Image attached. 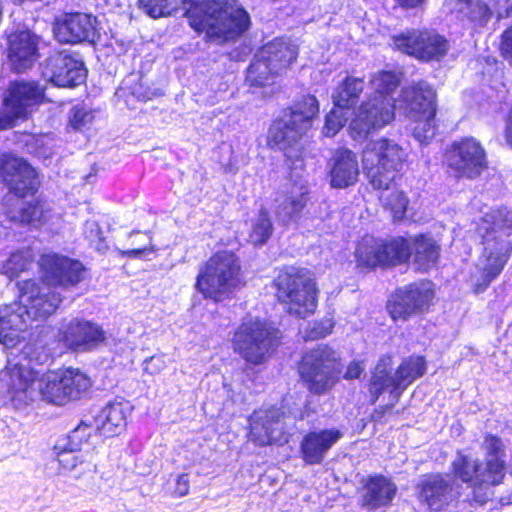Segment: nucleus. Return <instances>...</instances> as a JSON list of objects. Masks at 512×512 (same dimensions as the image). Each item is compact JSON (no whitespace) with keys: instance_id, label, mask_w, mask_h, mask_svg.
I'll return each instance as SVG.
<instances>
[{"instance_id":"nucleus-36","label":"nucleus","mask_w":512,"mask_h":512,"mask_svg":"<svg viewBox=\"0 0 512 512\" xmlns=\"http://www.w3.org/2000/svg\"><path fill=\"white\" fill-rule=\"evenodd\" d=\"M261 57L268 59L269 63L280 73L286 70L297 58L298 49L290 40L275 38L262 47Z\"/></svg>"},{"instance_id":"nucleus-21","label":"nucleus","mask_w":512,"mask_h":512,"mask_svg":"<svg viewBox=\"0 0 512 512\" xmlns=\"http://www.w3.org/2000/svg\"><path fill=\"white\" fill-rule=\"evenodd\" d=\"M54 34L59 42L67 44L95 43L100 37L97 18L85 13H70L58 19Z\"/></svg>"},{"instance_id":"nucleus-56","label":"nucleus","mask_w":512,"mask_h":512,"mask_svg":"<svg viewBox=\"0 0 512 512\" xmlns=\"http://www.w3.org/2000/svg\"><path fill=\"white\" fill-rule=\"evenodd\" d=\"M189 487V475L186 473L180 474L177 476L175 481L174 494L178 497H183L188 494Z\"/></svg>"},{"instance_id":"nucleus-12","label":"nucleus","mask_w":512,"mask_h":512,"mask_svg":"<svg viewBox=\"0 0 512 512\" xmlns=\"http://www.w3.org/2000/svg\"><path fill=\"white\" fill-rule=\"evenodd\" d=\"M278 330L261 320L244 321L233 337L234 350L248 363L258 365L267 360L277 345Z\"/></svg>"},{"instance_id":"nucleus-22","label":"nucleus","mask_w":512,"mask_h":512,"mask_svg":"<svg viewBox=\"0 0 512 512\" xmlns=\"http://www.w3.org/2000/svg\"><path fill=\"white\" fill-rule=\"evenodd\" d=\"M453 475L464 483H469L473 489V499L483 505L491 499L492 477L479 462L466 455L459 454L452 462Z\"/></svg>"},{"instance_id":"nucleus-27","label":"nucleus","mask_w":512,"mask_h":512,"mask_svg":"<svg viewBox=\"0 0 512 512\" xmlns=\"http://www.w3.org/2000/svg\"><path fill=\"white\" fill-rule=\"evenodd\" d=\"M44 98V87L36 81H15L3 98L5 112L14 117L24 118L28 109L39 104Z\"/></svg>"},{"instance_id":"nucleus-40","label":"nucleus","mask_w":512,"mask_h":512,"mask_svg":"<svg viewBox=\"0 0 512 512\" xmlns=\"http://www.w3.org/2000/svg\"><path fill=\"white\" fill-rule=\"evenodd\" d=\"M62 381L64 382L62 399L67 403L80 398V396L91 386V381L86 374L79 369L66 368L61 370Z\"/></svg>"},{"instance_id":"nucleus-55","label":"nucleus","mask_w":512,"mask_h":512,"mask_svg":"<svg viewBox=\"0 0 512 512\" xmlns=\"http://www.w3.org/2000/svg\"><path fill=\"white\" fill-rule=\"evenodd\" d=\"M501 51L512 65V26L504 31L502 35Z\"/></svg>"},{"instance_id":"nucleus-8","label":"nucleus","mask_w":512,"mask_h":512,"mask_svg":"<svg viewBox=\"0 0 512 512\" xmlns=\"http://www.w3.org/2000/svg\"><path fill=\"white\" fill-rule=\"evenodd\" d=\"M277 297L288 306V313L300 318L312 314L317 305L316 286L306 268L289 266L275 279Z\"/></svg>"},{"instance_id":"nucleus-25","label":"nucleus","mask_w":512,"mask_h":512,"mask_svg":"<svg viewBox=\"0 0 512 512\" xmlns=\"http://www.w3.org/2000/svg\"><path fill=\"white\" fill-rule=\"evenodd\" d=\"M62 302L61 291H56L42 281L41 285L32 284L29 290L20 297L29 321H43L55 313Z\"/></svg>"},{"instance_id":"nucleus-29","label":"nucleus","mask_w":512,"mask_h":512,"mask_svg":"<svg viewBox=\"0 0 512 512\" xmlns=\"http://www.w3.org/2000/svg\"><path fill=\"white\" fill-rule=\"evenodd\" d=\"M330 185L344 189L357 183L360 174L356 154L346 148L337 149L328 162Z\"/></svg>"},{"instance_id":"nucleus-64","label":"nucleus","mask_w":512,"mask_h":512,"mask_svg":"<svg viewBox=\"0 0 512 512\" xmlns=\"http://www.w3.org/2000/svg\"><path fill=\"white\" fill-rule=\"evenodd\" d=\"M36 153H37L38 156H42L44 158H48V157H50L52 155V151H51L50 148L49 149L45 148L43 150L40 149Z\"/></svg>"},{"instance_id":"nucleus-58","label":"nucleus","mask_w":512,"mask_h":512,"mask_svg":"<svg viewBox=\"0 0 512 512\" xmlns=\"http://www.w3.org/2000/svg\"><path fill=\"white\" fill-rule=\"evenodd\" d=\"M50 137L47 135L32 137L29 142H27V147H49Z\"/></svg>"},{"instance_id":"nucleus-38","label":"nucleus","mask_w":512,"mask_h":512,"mask_svg":"<svg viewBox=\"0 0 512 512\" xmlns=\"http://www.w3.org/2000/svg\"><path fill=\"white\" fill-rule=\"evenodd\" d=\"M364 86L365 82L362 78L347 76L332 95L335 107L349 111L357 104Z\"/></svg>"},{"instance_id":"nucleus-49","label":"nucleus","mask_w":512,"mask_h":512,"mask_svg":"<svg viewBox=\"0 0 512 512\" xmlns=\"http://www.w3.org/2000/svg\"><path fill=\"white\" fill-rule=\"evenodd\" d=\"M92 431L91 426L81 423L69 433L66 446L70 447L71 450L81 451L84 445H88V439L91 437Z\"/></svg>"},{"instance_id":"nucleus-53","label":"nucleus","mask_w":512,"mask_h":512,"mask_svg":"<svg viewBox=\"0 0 512 512\" xmlns=\"http://www.w3.org/2000/svg\"><path fill=\"white\" fill-rule=\"evenodd\" d=\"M93 120V114L85 106H75L70 111L69 123L75 130H82Z\"/></svg>"},{"instance_id":"nucleus-44","label":"nucleus","mask_w":512,"mask_h":512,"mask_svg":"<svg viewBox=\"0 0 512 512\" xmlns=\"http://www.w3.org/2000/svg\"><path fill=\"white\" fill-rule=\"evenodd\" d=\"M380 200L385 209L390 210L394 220H401L406 212L408 206V199L403 192L398 190H391L390 185L388 188H381Z\"/></svg>"},{"instance_id":"nucleus-54","label":"nucleus","mask_w":512,"mask_h":512,"mask_svg":"<svg viewBox=\"0 0 512 512\" xmlns=\"http://www.w3.org/2000/svg\"><path fill=\"white\" fill-rule=\"evenodd\" d=\"M144 370L150 374H157L166 367L164 355H155L144 360Z\"/></svg>"},{"instance_id":"nucleus-15","label":"nucleus","mask_w":512,"mask_h":512,"mask_svg":"<svg viewBox=\"0 0 512 512\" xmlns=\"http://www.w3.org/2000/svg\"><path fill=\"white\" fill-rule=\"evenodd\" d=\"M39 264L42 281L61 293L77 286L85 276V267L80 261L63 255L44 254L41 256Z\"/></svg>"},{"instance_id":"nucleus-28","label":"nucleus","mask_w":512,"mask_h":512,"mask_svg":"<svg viewBox=\"0 0 512 512\" xmlns=\"http://www.w3.org/2000/svg\"><path fill=\"white\" fill-rule=\"evenodd\" d=\"M397 493L396 484L388 477L375 474L362 480L361 506L376 510L391 504Z\"/></svg>"},{"instance_id":"nucleus-37","label":"nucleus","mask_w":512,"mask_h":512,"mask_svg":"<svg viewBox=\"0 0 512 512\" xmlns=\"http://www.w3.org/2000/svg\"><path fill=\"white\" fill-rule=\"evenodd\" d=\"M55 448L61 449L57 458L60 466L64 471L72 472L74 478L79 479L95 472L96 465L91 457L86 459L83 454L78 453L79 450H71L66 445H57Z\"/></svg>"},{"instance_id":"nucleus-62","label":"nucleus","mask_w":512,"mask_h":512,"mask_svg":"<svg viewBox=\"0 0 512 512\" xmlns=\"http://www.w3.org/2000/svg\"><path fill=\"white\" fill-rule=\"evenodd\" d=\"M508 7L505 11L496 10L498 19L508 17L512 14V0H508Z\"/></svg>"},{"instance_id":"nucleus-9","label":"nucleus","mask_w":512,"mask_h":512,"mask_svg":"<svg viewBox=\"0 0 512 512\" xmlns=\"http://www.w3.org/2000/svg\"><path fill=\"white\" fill-rule=\"evenodd\" d=\"M300 407H288L286 400L281 407L259 409L250 417L249 439L259 446L288 441L297 420H303Z\"/></svg>"},{"instance_id":"nucleus-41","label":"nucleus","mask_w":512,"mask_h":512,"mask_svg":"<svg viewBox=\"0 0 512 512\" xmlns=\"http://www.w3.org/2000/svg\"><path fill=\"white\" fill-rule=\"evenodd\" d=\"M119 92L121 96H132L139 101H148L160 95L158 89L150 87L148 80L138 74H131L125 78Z\"/></svg>"},{"instance_id":"nucleus-51","label":"nucleus","mask_w":512,"mask_h":512,"mask_svg":"<svg viewBox=\"0 0 512 512\" xmlns=\"http://www.w3.org/2000/svg\"><path fill=\"white\" fill-rule=\"evenodd\" d=\"M333 324L327 319L320 322L308 323L305 330L302 331V337L305 341L318 340L326 337L332 330Z\"/></svg>"},{"instance_id":"nucleus-1","label":"nucleus","mask_w":512,"mask_h":512,"mask_svg":"<svg viewBox=\"0 0 512 512\" xmlns=\"http://www.w3.org/2000/svg\"><path fill=\"white\" fill-rule=\"evenodd\" d=\"M440 247L436 241L424 235L406 239L395 237L388 241L364 239L356 249L359 266L367 268L397 265L406 262L413 255L418 270H428L439 258Z\"/></svg>"},{"instance_id":"nucleus-4","label":"nucleus","mask_w":512,"mask_h":512,"mask_svg":"<svg viewBox=\"0 0 512 512\" xmlns=\"http://www.w3.org/2000/svg\"><path fill=\"white\" fill-rule=\"evenodd\" d=\"M319 113V103L315 96L305 95L298 100L289 116L273 123L268 134V143L272 148L284 152L294 169H302L303 147L301 139L311 127L312 119Z\"/></svg>"},{"instance_id":"nucleus-39","label":"nucleus","mask_w":512,"mask_h":512,"mask_svg":"<svg viewBox=\"0 0 512 512\" xmlns=\"http://www.w3.org/2000/svg\"><path fill=\"white\" fill-rule=\"evenodd\" d=\"M279 74L280 72L269 63L267 58L261 57V51H259L247 69L246 82L253 87H263L272 84L275 76Z\"/></svg>"},{"instance_id":"nucleus-10","label":"nucleus","mask_w":512,"mask_h":512,"mask_svg":"<svg viewBox=\"0 0 512 512\" xmlns=\"http://www.w3.org/2000/svg\"><path fill=\"white\" fill-rule=\"evenodd\" d=\"M390 366L391 358L383 357L372 373L369 384L372 403H375L384 391H389L394 402H397L403 391L426 371V361L422 356L403 359L394 375L391 374Z\"/></svg>"},{"instance_id":"nucleus-26","label":"nucleus","mask_w":512,"mask_h":512,"mask_svg":"<svg viewBox=\"0 0 512 512\" xmlns=\"http://www.w3.org/2000/svg\"><path fill=\"white\" fill-rule=\"evenodd\" d=\"M105 340V331L98 324L79 318L72 319L64 328L61 341L74 352H88Z\"/></svg>"},{"instance_id":"nucleus-52","label":"nucleus","mask_w":512,"mask_h":512,"mask_svg":"<svg viewBox=\"0 0 512 512\" xmlns=\"http://www.w3.org/2000/svg\"><path fill=\"white\" fill-rule=\"evenodd\" d=\"M27 266V259L23 252L12 253L9 258L3 263V273L9 277L17 276L21 271L25 270Z\"/></svg>"},{"instance_id":"nucleus-45","label":"nucleus","mask_w":512,"mask_h":512,"mask_svg":"<svg viewBox=\"0 0 512 512\" xmlns=\"http://www.w3.org/2000/svg\"><path fill=\"white\" fill-rule=\"evenodd\" d=\"M145 12L153 18L170 15L179 4L183 5V9L187 12V8L191 5V0H139Z\"/></svg>"},{"instance_id":"nucleus-35","label":"nucleus","mask_w":512,"mask_h":512,"mask_svg":"<svg viewBox=\"0 0 512 512\" xmlns=\"http://www.w3.org/2000/svg\"><path fill=\"white\" fill-rule=\"evenodd\" d=\"M403 95L411 116L423 113L436 114V94L433 87L426 81H419L408 87Z\"/></svg>"},{"instance_id":"nucleus-3","label":"nucleus","mask_w":512,"mask_h":512,"mask_svg":"<svg viewBox=\"0 0 512 512\" xmlns=\"http://www.w3.org/2000/svg\"><path fill=\"white\" fill-rule=\"evenodd\" d=\"M61 378V370L50 371L38 378V373L29 365L12 361H8L1 373V381L16 408L28 405L37 396L55 405L66 404L67 399H62L64 382Z\"/></svg>"},{"instance_id":"nucleus-20","label":"nucleus","mask_w":512,"mask_h":512,"mask_svg":"<svg viewBox=\"0 0 512 512\" xmlns=\"http://www.w3.org/2000/svg\"><path fill=\"white\" fill-rule=\"evenodd\" d=\"M286 163L292 171V177L283 195L276 199L275 211L278 221L283 225L296 222L308 201L307 181L299 173V171H303L304 167L296 170L292 167L291 161L286 159Z\"/></svg>"},{"instance_id":"nucleus-63","label":"nucleus","mask_w":512,"mask_h":512,"mask_svg":"<svg viewBox=\"0 0 512 512\" xmlns=\"http://www.w3.org/2000/svg\"><path fill=\"white\" fill-rule=\"evenodd\" d=\"M498 501L502 506L512 504V491H508L505 495L500 496Z\"/></svg>"},{"instance_id":"nucleus-14","label":"nucleus","mask_w":512,"mask_h":512,"mask_svg":"<svg viewBox=\"0 0 512 512\" xmlns=\"http://www.w3.org/2000/svg\"><path fill=\"white\" fill-rule=\"evenodd\" d=\"M445 161L458 178L474 179L487 167L485 150L480 142L472 137L454 141L446 150Z\"/></svg>"},{"instance_id":"nucleus-34","label":"nucleus","mask_w":512,"mask_h":512,"mask_svg":"<svg viewBox=\"0 0 512 512\" xmlns=\"http://www.w3.org/2000/svg\"><path fill=\"white\" fill-rule=\"evenodd\" d=\"M131 411L128 402L122 399L110 401L97 418V429L104 436L110 437L120 433L126 426L127 415Z\"/></svg>"},{"instance_id":"nucleus-17","label":"nucleus","mask_w":512,"mask_h":512,"mask_svg":"<svg viewBox=\"0 0 512 512\" xmlns=\"http://www.w3.org/2000/svg\"><path fill=\"white\" fill-rule=\"evenodd\" d=\"M335 360L336 353L327 346H318L303 356L299 371L310 391L322 393L332 385Z\"/></svg>"},{"instance_id":"nucleus-32","label":"nucleus","mask_w":512,"mask_h":512,"mask_svg":"<svg viewBox=\"0 0 512 512\" xmlns=\"http://www.w3.org/2000/svg\"><path fill=\"white\" fill-rule=\"evenodd\" d=\"M445 6L449 12L473 28L486 26L493 15L491 8L482 0H446Z\"/></svg>"},{"instance_id":"nucleus-30","label":"nucleus","mask_w":512,"mask_h":512,"mask_svg":"<svg viewBox=\"0 0 512 512\" xmlns=\"http://www.w3.org/2000/svg\"><path fill=\"white\" fill-rule=\"evenodd\" d=\"M341 437L342 433L338 429L309 432L301 442L303 460L309 465L321 463L327 452Z\"/></svg>"},{"instance_id":"nucleus-50","label":"nucleus","mask_w":512,"mask_h":512,"mask_svg":"<svg viewBox=\"0 0 512 512\" xmlns=\"http://www.w3.org/2000/svg\"><path fill=\"white\" fill-rule=\"evenodd\" d=\"M85 238L89 241L90 245L98 252H105L107 245L103 233L96 221H87L84 226Z\"/></svg>"},{"instance_id":"nucleus-19","label":"nucleus","mask_w":512,"mask_h":512,"mask_svg":"<svg viewBox=\"0 0 512 512\" xmlns=\"http://www.w3.org/2000/svg\"><path fill=\"white\" fill-rule=\"evenodd\" d=\"M434 296L431 282L420 281L399 288L387 308L394 320H406L428 308Z\"/></svg>"},{"instance_id":"nucleus-2","label":"nucleus","mask_w":512,"mask_h":512,"mask_svg":"<svg viewBox=\"0 0 512 512\" xmlns=\"http://www.w3.org/2000/svg\"><path fill=\"white\" fill-rule=\"evenodd\" d=\"M190 26L204 32L208 41L222 44L241 36L250 27V16L238 0H191Z\"/></svg>"},{"instance_id":"nucleus-11","label":"nucleus","mask_w":512,"mask_h":512,"mask_svg":"<svg viewBox=\"0 0 512 512\" xmlns=\"http://www.w3.org/2000/svg\"><path fill=\"white\" fill-rule=\"evenodd\" d=\"M404 161L402 148L394 141H370L363 150V168L373 188H388Z\"/></svg>"},{"instance_id":"nucleus-6","label":"nucleus","mask_w":512,"mask_h":512,"mask_svg":"<svg viewBox=\"0 0 512 512\" xmlns=\"http://www.w3.org/2000/svg\"><path fill=\"white\" fill-rule=\"evenodd\" d=\"M1 176L10 192L17 197L33 194L38 187L36 172L25 160L11 155H3L1 158ZM17 201V211H9L12 221L30 224L39 221L42 216V208L39 204L27 203L20 198Z\"/></svg>"},{"instance_id":"nucleus-57","label":"nucleus","mask_w":512,"mask_h":512,"mask_svg":"<svg viewBox=\"0 0 512 512\" xmlns=\"http://www.w3.org/2000/svg\"><path fill=\"white\" fill-rule=\"evenodd\" d=\"M364 371V368L356 362H352L347 367L345 378L347 379H356L359 378L362 372Z\"/></svg>"},{"instance_id":"nucleus-16","label":"nucleus","mask_w":512,"mask_h":512,"mask_svg":"<svg viewBox=\"0 0 512 512\" xmlns=\"http://www.w3.org/2000/svg\"><path fill=\"white\" fill-rule=\"evenodd\" d=\"M395 99L370 96L364 101L350 123L355 139L365 138L372 130L381 129L395 116Z\"/></svg>"},{"instance_id":"nucleus-33","label":"nucleus","mask_w":512,"mask_h":512,"mask_svg":"<svg viewBox=\"0 0 512 512\" xmlns=\"http://www.w3.org/2000/svg\"><path fill=\"white\" fill-rule=\"evenodd\" d=\"M484 452V468L492 477V484L501 483L506 465V445L501 438L487 434L481 444Z\"/></svg>"},{"instance_id":"nucleus-24","label":"nucleus","mask_w":512,"mask_h":512,"mask_svg":"<svg viewBox=\"0 0 512 512\" xmlns=\"http://www.w3.org/2000/svg\"><path fill=\"white\" fill-rule=\"evenodd\" d=\"M419 501L431 511L438 512L455 501L458 493L454 490V479L449 474H430L417 485Z\"/></svg>"},{"instance_id":"nucleus-59","label":"nucleus","mask_w":512,"mask_h":512,"mask_svg":"<svg viewBox=\"0 0 512 512\" xmlns=\"http://www.w3.org/2000/svg\"><path fill=\"white\" fill-rule=\"evenodd\" d=\"M396 2L403 8H417L423 5L426 0H396Z\"/></svg>"},{"instance_id":"nucleus-48","label":"nucleus","mask_w":512,"mask_h":512,"mask_svg":"<svg viewBox=\"0 0 512 512\" xmlns=\"http://www.w3.org/2000/svg\"><path fill=\"white\" fill-rule=\"evenodd\" d=\"M348 120V111L345 109H333L325 119L323 134L327 137L335 136Z\"/></svg>"},{"instance_id":"nucleus-60","label":"nucleus","mask_w":512,"mask_h":512,"mask_svg":"<svg viewBox=\"0 0 512 512\" xmlns=\"http://www.w3.org/2000/svg\"><path fill=\"white\" fill-rule=\"evenodd\" d=\"M8 115L1 116L0 115V130L7 129L13 125V121L18 117H14L12 114L7 113Z\"/></svg>"},{"instance_id":"nucleus-47","label":"nucleus","mask_w":512,"mask_h":512,"mask_svg":"<svg viewBox=\"0 0 512 512\" xmlns=\"http://www.w3.org/2000/svg\"><path fill=\"white\" fill-rule=\"evenodd\" d=\"M138 237L139 240L133 241V245H137L136 248L120 251L123 256L129 258H143L148 253L154 252V246L152 245V239L149 234L141 232H133L129 234V237Z\"/></svg>"},{"instance_id":"nucleus-5","label":"nucleus","mask_w":512,"mask_h":512,"mask_svg":"<svg viewBox=\"0 0 512 512\" xmlns=\"http://www.w3.org/2000/svg\"><path fill=\"white\" fill-rule=\"evenodd\" d=\"M485 223L488 226L484 228V251L480 259L483 283L477 284L476 292H482L500 274L512 250L508 239L512 233V212L505 208L493 211L486 215Z\"/></svg>"},{"instance_id":"nucleus-61","label":"nucleus","mask_w":512,"mask_h":512,"mask_svg":"<svg viewBox=\"0 0 512 512\" xmlns=\"http://www.w3.org/2000/svg\"><path fill=\"white\" fill-rule=\"evenodd\" d=\"M505 135L508 143L512 146V108L509 114Z\"/></svg>"},{"instance_id":"nucleus-46","label":"nucleus","mask_w":512,"mask_h":512,"mask_svg":"<svg viewBox=\"0 0 512 512\" xmlns=\"http://www.w3.org/2000/svg\"><path fill=\"white\" fill-rule=\"evenodd\" d=\"M435 115L436 114L428 115V113H423L412 116L416 122L413 128V135L419 142H428L434 137L436 131Z\"/></svg>"},{"instance_id":"nucleus-42","label":"nucleus","mask_w":512,"mask_h":512,"mask_svg":"<svg viewBox=\"0 0 512 512\" xmlns=\"http://www.w3.org/2000/svg\"><path fill=\"white\" fill-rule=\"evenodd\" d=\"M400 79L398 75L391 71H379L370 78V86L374 90L371 95L375 98L395 99L393 93L398 88Z\"/></svg>"},{"instance_id":"nucleus-18","label":"nucleus","mask_w":512,"mask_h":512,"mask_svg":"<svg viewBox=\"0 0 512 512\" xmlns=\"http://www.w3.org/2000/svg\"><path fill=\"white\" fill-rule=\"evenodd\" d=\"M42 75L46 81L56 87L71 88L84 83L87 70L78 55L63 51L45 60Z\"/></svg>"},{"instance_id":"nucleus-23","label":"nucleus","mask_w":512,"mask_h":512,"mask_svg":"<svg viewBox=\"0 0 512 512\" xmlns=\"http://www.w3.org/2000/svg\"><path fill=\"white\" fill-rule=\"evenodd\" d=\"M40 37L27 27L8 33V58L17 73L30 69L39 57Z\"/></svg>"},{"instance_id":"nucleus-43","label":"nucleus","mask_w":512,"mask_h":512,"mask_svg":"<svg viewBox=\"0 0 512 512\" xmlns=\"http://www.w3.org/2000/svg\"><path fill=\"white\" fill-rule=\"evenodd\" d=\"M273 233V224L266 209H261L252 220L249 240L255 245H263Z\"/></svg>"},{"instance_id":"nucleus-31","label":"nucleus","mask_w":512,"mask_h":512,"mask_svg":"<svg viewBox=\"0 0 512 512\" xmlns=\"http://www.w3.org/2000/svg\"><path fill=\"white\" fill-rule=\"evenodd\" d=\"M26 309L19 302L0 306V342L12 346L19 338V333L28 326Z\"/></svg>"},{"instance_id":"nucleus-7","label":"nucleus","mask_w":512,"mask_h":512,"mask_svg":"<svg viewBox=\"0 0 512 512\" xmlns=\"http://www.w3.org/2000/svg\"><path fill=\"white\" fill-rule=\"evenodd\" d=\"M242 285L241 267L231 251H219L199 270L196 288L205 298L221 301Z\"/></svg>"},{"instance_id":"nucleus-13","label":"nucleus","mask_w":512,"mask_h":512,"mask_svg":"<svg viewBox=\"0 0 512 512\" xmlns=\"http://www.w3.org/2000/svg\"><path fill=\"white\" fill-rule=\"evenodd\" d=\"M391 40L397 50L422 61H439L449 50L448 41L430 30H407L392 36Z\"/></svg>"}]
</instances>
